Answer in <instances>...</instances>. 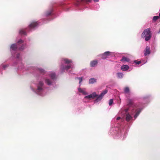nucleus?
Returning a JSON list of instances; mask_svg holds the SVG:
<instances>
[{
    "mask_svg": "<svg viewBox=\"0 0 160 160\" xmlns=\"http://www.w3.org/2000/svg\"><path fill=\"white\" fill-rule=\"evenodd\" d=\"M26 47V44L24 43V41L20 39L17 41V43L12 44L10 47V50L12 55L15 60V62H14L12 66H15L18 65V69L23 72L27 71L28 67L24 66L22 62L21 55L17 52V51L18 49L20 50H23Z\"/></svg>",
    "mask_w": 160,
    "mask_h": 160,
    "instance_id": "1",
    "label": "nucleus"
},
{
    "mask_svg": "<svg viewBox=\"0 0 160 160\" xmlns=\"http://www.w3.org/2000/svg\"><path fill=\"white\" fill-rule=\"evenodd\" d=\"M129 104H128L126 108H122L119 113L123 116L126 121L130 122L134 120L132 115L134 116V119H136L143 109V107L141 105H138L134 104L132 101L129 99Z\"/></svg>",
    "mask_w": 160,
    "mask_h": 160,
    "instance_id": "2",
    "label": "nucleus"
},
{
    "mask_svg": "<svg viewBox=\"0 0 160 160\" xmlns=\"http://www.w3.org/2000/svg\"><path fill=\"white\" fill-rule=\"evenodd\" d=\"M113 121H115V124L114 127H112L111 129L110 133L114 138L124 139L127 135L129 125L128 124L125 125L123 122V119L120 117L114 118L112 121V124Z\"/></svg>",
    "mask_w": 160,
    "mask_h": 160,
    "instance_id": "3",
    "label": "nucleus"
},
{
    "mask_svg": "<svg viewBox=\"0 0 160 160\" xmlns=\"http://www.w3.org/2000/svg\"><path fill=\"white\" fill-rule=\"evenodd\" d=\"M46 85L52 88L58 86L56 81H33L31 83L30 88L33 92L43 97L48 93Z\"/></svg>",
    "mask_w": 160,
    "mask_h": 160,
    "instance_id": "4",
    "label": "nucleus"
},
{
    "mask_svg": "<svg viewBox=\"0 0 160 160\" xmlns=\"http://www.w3.org/2000/svg\"><path fill=\"white\" fill-rule=\"evenodd\" d=\"M30 70L36 71L40 73L43 75L42 77L45 78V80H49V78L54 79L57 78V76L55 73L53 71L47 72L42 68L33 67H28V70Z\"/></svg>",
    "mask_w": 160,
    "mask_h": 160,
    "instance_id": "5",
    "label": "nucleus"
},
{
    "mask_svg": "<svg viewBox=\"0 0 160 160\" xmlns=\"http://www.w3.org/2000/svg\"><path fill=\"white\" fill-rule=\"evenodd\" d=\"M107 92L108 90L106 89L103 91L99 95H98L96 92H94L91 94L84 97V99L87 100H90L91 99H94L95 98H97L94 101V103H97L101 100L103 97Z\"/></svg>",
    "mask_w": 160,
    "mask_h": 160,
    "instance_id": "6",
    "label": "nucleus"
},
{
    "mask_svg": "<svg viewBox=\"0 0 160 160\" xmlns=\"http://www.w3.org/2000/svg\"><path fill=\"white\" fill-rule=\"evenodd\" d=\"M61 63L60 69L62 72L64 70L67 71L73 68L72 61L71 59L66 58H62L61 59Z\"/></svg>",
    "mask_w": 160,
    "mask_h": 160,
    "instance_id": "7",
    "label": "nucleus"
},
{
    "mask_svg": "<svg viewBox=\"0 0 160 160\" xmlns=\"http://www.w3.org/2000/svg\"><path fill=\"white\" fill-rule=\"evenodd\" d=\"M39 25L38 22H32L29 25L28 28L25 30L20 29L19 31V33L21 35H25L26 34V31L30 32L34 30L38 27Z\"/></svg>",
    "mask_w": 160,
    "mask_h": 160,
    "instance_id": "8",
    "label": "nucleus"
},
{
    "mask_svg": "<svg viewBox=\"0 0 160 160\" xmlns=\"http://www.w3.org/2000/svg\"><path fill=\"white\" fill-rule=\"evenodd\" d=\"M142 37L145 38L146 41H148L151 37V33L149 28L145 29L142 34Z\"/></svg>",
    "mask_w": 160,
    "mask_h": 160,
    "instance_id": "9",
    "label": "nucleus"
},
{
    "mask_svg": "<svg viewBox=\"0 0 160 160\" xmlns=\"http://www.w3.org/2000/svg\"><path fill=\"white\" fill-rule=\"evenodd\" d=\"M124 92L126 94V97L128 101V104H129V100H131L133 102L132 100L130 99L129 97L128 96V94L129 95L130 94V90L129 88L128 87H126L125 88L124 90Z\"/></svg>",
    "mask_w": 160,
    "mask_h": 160,
    "instance_id": "10",
    "label": "nucleus"
},
{
    "mask_svg": "<svg viewBox=\"0 0 160 160\" xmlns=\"http://www.w3.org/2000/svg\"><path fill=\"white\" fill-rule=\"evenodd\" d=\"M92 0H76L75 4L76 6H78L83 2L88 3L90 2Z\"/></svg>",
    "mask_w": 160,
    "mask_h": 160,
    "instance_id": "11",
    "label": "nucleus"
},
{
    "mask_svg": "<svg viewBox=\"0 0 160 160\" xmlns=\"http://www.w3.org/2000/svg\"><path fill=\"white\" fill-rule=\"evenodd\" d=\"M112 53L109 51H107L101 55L102 58L103 59H105L108 58Z\"/></svg>",
    "mask_w": 160,
    "mask_h": 160,
    "instance_id": "12",
    "label": "nucleus"
},
{
    "mask_svg": "<svg viewBox=\"0 0 160 160\" xmlns=\"http://www.w3.org/2000/svg\"><path fill=\"white\" fill-rule=\"evenodd\" d=\"M150 95H146L142 97L141 100L143 102V103H145L150 100Z\"/></svg>",
    "mask_w": 160,
    "mask_h": 160,
    "instance_id": "13",
    "label": "nucleus"
},
{
    "mask_svg": "<svg viewBox=\"0 0 160 160\" xmlns=\"http://www.w3.org/2000/svg\"><path fill=\"white\" fill-rule=\"evenodd\" d=\"M53 11V9L52 7H50L49 10L46 11L45 14V15L46 16H48L51 15Z\"/></svg>",
    "mask_w": 160,
    "mask_h": 160,
    "instance_id": "14",
    "label": "nucleus"
},
{
    "mask_svg": "<svg viewBox=\"0 0 160 160\" xmlns=\"http://www.w3.org/2000/svg\"><path fill=\"white\" fill-rule=\"evenodd\" d=\"M150 53V48L149 46H147L144 51V54L145 56L149 55Z\"/></svg>",
    "mask_w": 160,
    "mask_h": 160,
    "instance_id": "15",
    "label": "nucleus"
},
{
    "mask_svg": "<svg viewBox=\"0 0 160 160\" xmlns=\"http://www.w3.org/2000/svg\"><path fill=\"white\" fill-rule=\"evenodd\" d=\"M121 69L122 71H127L129 69V67L127 65H123L121 66Z\"/></svg>",
    "mask_w": 160,
    "mask_h": 160,
    "instance_id": "16",
    "label": "nucleus"
},
{
    "mask_svg": "<svg viewBox=\"0 0 160 160\" xmlns=\"http://www.w3.org/2000/svg\"><path fill=\"white\" fill-rule=\"evenodd\" d=\"M78 91L82 93L84 95H86L88 94L87 92L85 90V89H81V88H78Z\"/></svg>",
    "mask_w": 160,
    "mask_h": 160,
    "instance_id": "17",
    "label": "nucleus"
},
{
    "mask_svg": "<svg viewBox=\"0 0 160 160\" xmlns=\"http://www.w3.org/2000/svg\"><path fill=\"white\" fill-rule=\"evenodd\" d=\"M9 66L8 64L3 65L2 64L0 66V72L1 71L2 69H5L8 67Z\"/></svg>",
    "mask_w": 160,
    "mask_h": 160,
    "instance_id": "18",
    "label": "nucleus"
},
{
    "mask_svg": "<svg viewBox=\"0 0 160 160\" xmlns=\"http://www.w3.org/2000/svg\"><path fill=\"white\" fill-rule=\"evenodd\" d=\"M98 63V61L96 60L92 61L90 62V66L92 67L95 66Z\"/></svg>",
    "mask_w": 160,
    "mask_h": 160,
    "instance_id": "19",
    "label": "nucleus"
},
{
    "mask_svg": "<svg viewBox=\"0 0 160 160\" xmlns=\"http://www.w3.org/2000/svg\"><path fill=\"white\" fill-rule=\"evenodd\" d=\"M129 61L130 60L128 58L125 57H123L121 60V61L122 62H129Z\"/></svg>",
    "mask_w": 160,
    "mask_h": 160,
    "instance_id": "20",
    "label": "nucleus"
},
{
    "mask_svg": "<svg viewBox=\"0 0 160 160\" xmlns=\"http://www.w3.org/2000/svg\"><path fill=\"white\" fill-rule=\"evenodd\" d=\"M117 76L118 78H121L123 77V74L122 72H118L117 73Z\"/></svg>",
    "mask_w": 160,
    "mask_h": 160,
    "instance_id": "21",
    "label": "nucleus"
},
{
    "mask_svg": "<svg viewBox=\"0 0 160 160\" xmlns=\"http://www.w3.org/2000/svg\"><path fill=\"white\" fill-rule=\"evenodd\" d=\"M159 18H160L159 16H154L152 20L153 21L155 22Z\"/></svg>",
    "mask_w": 160,
    "mask_h": 160,
    "instance_id": "22",
    "label": "nucleus"
},
{
    "mask_svg": "<svg viewBox=\"0 0 160 160\" xmlns=\"http://www.w3.org/2000/svg\"><path fill=\"white\" fill-rule=\"evenodd\" d=\"M134 62L136 64L138 65L141 63V61H138L137 60L134 61Z\"/></svg>",
    "mask_w": 160,
    "mask_h": 160,
    "instance_id": "23",
    "label": "nucleus"
},
{
    "mask_svg": "<svg viewBox=\"0 0 160 160\" xmlns=\"http://www.w3.org/2000/svg\"><path fill=\"white\" fill-rule=\"evenodd\" d=\"M113 102V100L112 99H111L109 102V105L111 106Z\"/></svg>",
    "mask_w": 160,
    "mask_h": 160,
    "instance_id": "24",
    "label": "nucleus"
},
{
    "mask_svg": "<svg viewBox=\"0 0 160 160\" xmlns=\"http://www.w3.org/2000/svg\"><path fill=\"white\" fill-rule=\"evenodd\" d=\"M96 81H89V84H92L96 82Z\"/></svg>",
    "mask_w": 160,
    "mask_h": 160,
    "instance_id": "25",
    "label": "nucleus"
},
{
    "mask_svg": "<svg viewBox=\"0 0 160 160\" xmlns=\"http://www.w3.org/2000/svg\"><path fill=\"white\" fill-rule=\"evenodd\" d=\"M76 79H78L79 80H83L86 79V78H84L83 77L77 78Z\"/></svg>",
    "mask_w": 160,
    "mask_h": 160,
    "instance_id": "26",
    "label": "nucleus"
},
{
    "mask_svg": "<svg viewBox=\"0 0 160 160\" xmlns=\"http://www.w3.org/2000/svg\"><path fill=\"white\" fill-rule=\"evenodd\" d=\"M89 80H96V79H94V78H90Z\"/></svg>",
    "mask_w": 160,
    "mask_h": 160,
    "instance_id": "27",
    "label": "nucleus"
},
{
    "mask_svg": "<svg viewBox=\"0 0 160 160\" xmlns=\"http://www.w3.org/2000/svg\"><path fill=\"white\" fill-rule=\"evenodd\" d=\"M82 80H81V81H79V84H80V85L81 84V82H82Z\"/></svg>",
    "mask_w": 160,
    "mask_h": 160,
    "instance_id": "28",
    "label": "nucleus"
},
{
    "mask_svg": "<svg viewBox=\"0 0 160 160\" xmlns=\"http://www.w3.org/2000/svg\"><path fill=\"white\" fill-rule=\"evenodd\" d=\"M93 1L95 2H98L99 1V0H93Z\"/></svg>",
    "mask_w": 160,
    "mask_h": 160,
    "instance_id": "29",
    "label": "nucleus"
},
{
    "mask_svg": "<svg viewBox=\"0 0 160 160\" xmlns=\"http://www.w3.org/2000/svg\"><path fill=\"white\" fill-rule=\"evenodd\" d=\"M159 16L160 18V13L159 14Z\"/></svg>",
    "mask_w": 160,
    "mask_h": 160,
    "instance_id": "30",
    "label": "nucleus"
},
{
    "mask_svg": "<svg viewBox=\"0 0 160 160\" xmlns=\"http://www.w3.org/2000/svg\"><path fill=\"white\" fill-rule=\"evenodd\" d=\"M131 70H129L128 71H130Z\"/></svg>",
    "mask_w": 160,
    "mask_h": 160,
    "instance_id": "31",
    "label": "nucleus"
},
{
    "mask_svg": "<svg viewBox=\"0 0 160 160\" xmlns=\"http://www.w3.org/2000/svg\"><path fill=\"white\" fill-rule=\"evenodd\" d=\"M146 62H147L146 61L144 63H144H146Z\"/></svg>",
    "mask_w": 160,
    "mask_h": 160,
    "instance_id": "32",
    "label": "nucleus"
}]
</instances>
